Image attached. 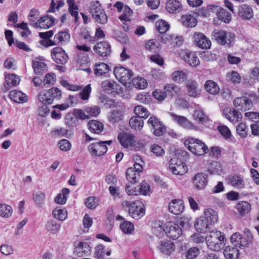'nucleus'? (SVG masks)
I'll return each mask as SVG.
<instances>
[{
	"label": "nucleus",
	"instance_id": "50",
	"mask_svg": "<svg viewBox=\"0 0 259 259\" xmlns=\"http://www.w3.org/2000/svg\"><path fill=\"white\" fill-rule=\"evenodd\" d=\"M69 7V11L70 14L75 17V21L76 22L78 18V7L75 5L74 0H67Z\"/></svg>",
	"mask_w": 259,
	"mask_h": 259
},
{
	"label": "nucleus",
	"instance_id": "36",
	"mask_svg": "<svg viewBox=\"0 0 259 259\" xmlns=\"http://www.w3.org/2000/svg\"><path fill=\"white\" fill-rule=\"evenodd\" d=\"M195 227L197 231L202 232H206L210 229V226L207 223L206 219H204L203 217L198 218L195 223Z\"/></svg>",
	"mask_w": 259,
	"mask_h": 259
},
{
	"label": "nucleus",
	"instance_id": "23",
	"mask_svg": "<svg viewBox=\"0 0 259 259\" xmlns=\"http://www.w3.org/2000/svg\"><path fill=\"white\" fill-rule=\"evenodd\" d=\"M169 210L172 213L178 215L184 210V205L181 199L172 200L169 204Z\"/></svg>",
	"mask_w": 259,
	"mask_h": 259
},
{
	"label": "nucleus",
	"instance_id": "48",
	"mask_svg": "<svg viewBox=\"0 0 259 259\" xmlns=\"http://www.w3.org/2000/svg\"><path fill=\"white\" fill-rule=\"evenodd\" d=\"M164 90L169 95L174 96L180 94L181 89L175 84H168L164 87Z\"/></svg>",
	"mask_w": 259,
	"mask_h": 259
},
{
	"label": "nucleus",
	"instance_id": "58",
	"mask_svg": "<svg viewBox=\"0 0 259 259\" xmlns=\"http://www.w3.org/2000/svg\"><path fill=\"white\" fill-rule=\"evenodd\" d=\"M156 27L160 34H164L169 29V26L166 21L161 20L156 23Z\"/></svg>",
	"mask_w": 259,
	"mask_h": 259
},
{
	"label": "nucleus",
	"instance_id": "12",
	"mask_svg": "<svg viewBox=\"0 0 259 259\" xmlns=\"http://www.w3.org/2000/svg\"><path fill=\"white\" fill-rule=\"evenodd\" d=\"M169 114L172 120L181 127L187 130H193L195 128V126L193 123L186 117L179 115L173 113H170Z\"/></svg>",
	"mask_w": 259,
	"mask_h": 259
},
{
	"label": "nucleus",
	"instance_id": "31",
	"mask_svg": "<svg viewBox=\"0 0 259 259\" xmlns=\"http://www.w3.org/2000/svg\"><path fill=\"white\" fill-rule=\"evenodd\" d=\"M204 88L207 92L211 95H217L220 90L217 83L212 80H208L205 82Z\"/></svg>",
	"mask_w": 259,
	"mask_h": 259
},
{
	"label": "nucleus",
	"instance_id": "28",
	"mask_svg": "<svg viewBox=\"0 0 259 259\" xmlns=\"http://www.w3.org/2000/svg\"><path fill=\"white\" fill-rule=\"evenodd\" d=\"M166 9L169 13H178L182 10V5L177 0H169L166 3Z\"/></svg>",
	"mask_w": 259,
	"mask_h": 259
},
{
	"label": "nucleus",
	"instance_id": "10",
	"mask_svg": "<svg viewBox=\"0 0 259 259\" xmlns=\"http://www.w3.org/2000/svg\"><path fill=\"white\" fill-rule=\"evenodd\" d=\"M118 139L124 148H131L136 145L135 137L131 134L126 132L120 133L118 134Z\"/></svg>",
	"mask_w": 259,
	"mask_h": 259
},
{
	"label": "nucleus",
	"instance_id": "53",
	"mask_svg": "<svg viewBox=\"0 0 259 259\" xmlns=\"http://www.w3.org/2000/svg\"><path fill=\"white\" fill-rule=\"evenodd\" d=\"M200 253V250L197 247H192L188 249L185 253L186 259H195Z\"/></svg>",
	"mask_w": 259,
	"mask_h": 259
},
{
	"label": "nucleus",
	"instance_id": "63",
	"mask_svg": "<svg viewBox=\"0 0 259 259\" xmlns=\"http://www.w3.org/2000/svg\"><path fill=\"white\" fill-rule=\"evenodd\" d=\"M78 122V120L73 115L71 114H68L65 118V123L70 126H76Z\"/></svg>",
	"mask_w": 259,
	"mask_h": 259
},
{
	"label": "nucleus",
	"instance_id": "32",
	"mask_svg": "<svg viewBox=\"0 0 259 259\" xmlns=\"http://www.w3.org/2000/svg\"><path fill=\"white\" fill-rule=\"evenodd\" d=\"M218 18L222 21L229 23L231 20V15L227 12L224 9L218 7V9H215Z\"/></svg>",
	"mask_w": 259,
	"mask_h": 259
},
{
	"label": "nucleus",
	"instance_id": "18",
	"mask_svg": "<svg viewBox=\"0 0 259 259\" xmlns=\"http://www.w3.org/2000/svg\"><path fill=\"white\" fill-rule=\"evenodd\" d=\"M157 248L163 254L170 255L175 249V244L169 240L161 241Z\"/></svg>",
	"mask_w": 259,
	"mask_h": 259
},
{
	"label": "nucleus",
	"instance_id": "41",
	"mask_svg": "<svg viewBox=\"0 0 259 259\" xmlns=\"http://www.w3.org/2000/svg\"><path fill=\"white\" fill-rule=\"evenodd\" d=\"M231 185L237 189H242L245 186L243 178L239 175H234L230 179Z\"/></svg>",
	"mask_w": 259,
	"mask_h": 259
},
{
	"label": "nucleus",
	"instance_id": "37",
	"mask_svg": "<svg viewBox=\"0 0 259 259\" xmlns=\"http://www.w3.org/2000/svg\"><path fill=\"white\" fill-rule=\"evenodd\" d=\"M181 21L183 25L189 27H194L197 24L196 18L190 14L183 15L181 18Z\"/></svg>",
	"mask_w": 259,
	"mask_h": 259
},
{
	"label": "nucleus",
	"instance_id": "27",
	"mask_svg": "<svg viewBox=\"0 0 259 259\" xmlns=\"http://www.w3.org/2000/svg\"><path fill=\"white\" fill-rule=\"evenodd\" d=\"M55 19L48 16L42 17L38 20V22L34 23L33 25L35 27H40L47 29L54 25Z\"/></svg>",
	"mask_w": 259,
	"mask_h": 259
},
{
	"label": "nucleus",
	"instance_id": "42",
	"mask_svg": "<svg viewBox=\"0 0 259 259\" xmlns=\"http://www.w3.org/2000/svg\"><path fill=\"white\" fill-rule=\"evenodd\" d=\"M53 214L55 218L60 221H64L67 218V212L65 208L61 207H56L53 211Z\"/></svg>",
	"mask_w": 259,
	"mask_h": 259
},
{
	"label": "nucleus",
	"instance_id": "30",
	"mask_svg": "<svg viewBox=\"0 0 259 259\" xmlns=\"http://www.w3.org/2000/svg\"><path fill=\"white\" fill-rule=\"evenodd\" d=\"M70 39L69 33L66 31H60L55 34L54 39L58 45H65L67 44Z\"/></svg>",
	"mask_w": 259,
	"mask_h": 259
},
{
	"label": "nucleus",
	"instance_id": "57",
	"mask_svg": "<svg viewBox=\"0 0 259 259\" xmlns=\"http://www.w3.org/2000/svg\"><path fill=\"white\" fill-rule=\"evenodd\" d=\"M236 207L239 212L242 214L247 213L251 209L250 204L246 201L239 202Z\"/></svg>",
	"mask_w": 259,
	"mask_h": 259
},
{
	"label": "nucleus",
	"instance_id": "40",
	"mask_svg": "<svg viewBox=\"0 0 259 259\" xmlns=\"http://www.w3.org/2000/svg\"><path fill=\"white\" fill-rule=\"evenodd\" d=\"M131 127L135 130H141L144 125V121L140 117L133 116L129 121Z\"/></svg>",
	"mask_w": 259,
	"mask_h": 259
},
{
	"label": "nucleus",
	"instance_id": "59",
	"mask_svg": "<svg viewBox=\"0 0 259 259\" xmlns=\"http://www.w3.org/2000/svg\"><path fill=\"white\" fill-rule=\"evenodd\" d=\"M208 170L211 174L220 175L222 171V167L219 163L214 161L210 163L208 167Z\"/></svg>",
	"mask_w": 259,
	"mask_h": 259
},
{
	"label": "nucleus",
	"instance_id": "26",
	"mask_svg": "<svg viewBox=\"0 0 259 259\" xmlns=\"http://www.w3.org/2000/svg\"><path fill=\"white\" fill-rule=\"evenodd\" d=\"M75 254L78 256L88 255L91 253V247L86 242H81L74 249Z\"/></svg>",
	"mask_w": 259,
	"mask_h": 259
},
{
	"label": "nucleus",
	"instance_id": "39",
	"mask_svg": "<svg viewBox=\"0 0 259 259\" xmlns=\"http://www.w3.org/2000/svg\"><path fill=\"white\" fill-rule=\"evenodd\" d=\"M187 78V74L182 70L175 71L171 74L172 80L178 83L183 82Z\"/></svg>",
	"mask_w": 259,
	"mask_h": 259
},
{
	"label": "nucleus",
	"instance_id": "11",
	"mask_svg": "<svg viewBox=\"0 0 259 259\" xmlns=\"http://www.w3.org/2000/svg\"><path fill=\"white\" fill-rule=\"evenodd\" d=\"M51 56L56 63L60 64H65L68 59V55L60 47L54 48L52 51Z\"/></svg>",
	"mask_w": 259,
	"mask_h": 259
},
{
	"label": "nucleus",
	"instance_id": "38",
	"mask_svg": "<svg viewBox=\"0 0 259 259\" xmlns=\"http://www.w3.org/2000/svg\"><path fill=\"white\" fill-rule=\"evenodd\" d=\"M89 130L95 134H99L103 130V124L96 120H92L88 123Z\"/></svg>",
	"mask_w": 259,
	"mask_h": 259
},
{
	"label": "nucleus",
	"instance_id": "3",
	"mask_svg": "<svg viewBox=\"0 0 259 259\" xmlns=\"http://www.w3.org/2000/svg\"><path fill=\"white\" fill-rule=\"evenodd\" d=\"M211 36L218 44L222 46H232L235 40L233 33L223 30H214Z\"/></svg>",
	"mask_w": 259,
	"mask_h": 259
},
{
	"label": "nucleus",
	"instance_id": "19",
	"mask_svg": "<svg viewBox=\"0 0 259 259\" xmlns=\"http://www.w3.org/2000/svg\"><path fill=\"white\" fill-rule=\"evenodd\" d=\"M223 113L225 117L232 122H237L242 118L241 113L232 107L224 108Z\"/></svg>",
	"mask_w": 259,
	"mask_h": 259
},
{
	"label": "nucleus",
	"instance_id": "17",
	"mask_svg": "<svg viewBox=\"0 0 259 259\" xmlns=\"http://www.w3.org/2000/svg\"><path fill=\"white\" fill-rule=\"evenodd\" d=\"M94 50L103 57L108 56L111 53L110 46L106 41L97 43L94 46Z\"/></svg>",
	"mask_w": 259,
	"mask_h": 259
},
{
	"label": "nucleus",
	"instance_id": "62",
	"mask_svg": "<svg viewBox=\"0 0 259 259\" xmlns=\"http://www.w3.org/2000/svg\"><path fill=\"white\" fill-rule=\"evenodd\" d=\"M85 111L88 115L96 117L100 113L101 110L99 106H94L85 108Z\"/></svg>",
	"mask_w": 259,
	"mask_h": 259
},
{
	"label": "nucleus",
	"instance_id": "43",
	"mask_svg": "<svg viewBox=\"0 0 259 259\" xmlns=\"http://www.w3.org/2000/svg\"><path fill=\"white\" fill-rule=\"evenodd\" d=\"M218 7L217 6L210 5L206 7H202L197 12L198 16L204 17H208L209 15V12H215V9H218Z\"/></svg>",
	"mask_w": 259,
	"mask_h": 259
},
{
	"label": "nucleus",
	"instance_id": "16",
	"mask_svg": "<svg viewBox=\"0 0 259 259\" xmlns=\"http://www.w3.org/2000/svg\"><path fill=\"white\" fill-rule=\"evenodd\" d=\"M88 149L92 156H100L106 153L107 151V147L106 145L101 144L100 141L90 144Z\"/></svg>",
	"mask_w": 259,
	"mask_h": 259
},
{
	"label": "nucleus",
	"instance_id": "56",
	"mask_svg": "<svg viewBox=\"0 0 259 259\" xmlns=\"http://www.w3.org/2000/svg\"><path fill=\"white\" fill-rule=\"evenodd\" d=\"M133 85L139 89H144L147 86V82L144 78L138 77L135 78L132 81Z\"/></svg>",
	"mask_w": 259,
	"mask_h": 259
},
{
	"label": "nucleus",
	"instance_id": "14",
	"mask_svg": "<svg viewBox=\"0 0 259 259\" xmlns=\"http://www.w3.org/2000/svg\"><path fill=\"white\" fill-rule=\"evenodd\" d=\"M195 44L202 49H209L211 46V42L204 34L201 33L195 32L193 35Z\"/></svg>",
	"mask_w": 259,
	"mask_h": 259
},
{
	"label": "nucleus",
	"instance_id": "45",
	"mask_svg": "<svg viewBox=\"0 0 259 259\" xmlns=\"http://www.w3.org/2000/svg\"><path fill=\"white\" fill-rule=\"evenodd\" d=\"M108 118L110 122H118L122 118V112L117 110H113L109 113Z\"/></svg>",
	"mask_w": 259,
	"mask_h": 259
},
{
	"label": "nucleus",
	"instance_id": "1",
	"mask_svg": "<svg viewBox=\"0 0 259 259\" xmlns=\"http://www.w3.org/2000/svg\"><path fill=\"white\" fill-rule=\"evenodd\" d=\"M224 236L220 231H212L205 237L208 247L211 250L219 251L224 247Z\"/></svg>",
	"mask_w": 259,
	"mask_h": 259
},
{
	"label": "nucleus",
	"instance_id": "6",
	"mask_svg": "<svg viewBox=\"0 0 259 259\" xmlns=\"http://www.w3.org/2000/svg\"><path fill=\"white\" fill-rule=\"evenodd\" d=\"M184 144L190 151L197 155H203L208 151L204 143L196 139H188L185 141Z\"/></svg>",
	"mask_w": 259,
	"mask_h": 259
},
{
	"label": "nucleus",
	"instance_id": "61",
	"mask_svg": "<svg viewBox=\"0 0 259 259\" xmlns=\"http://www.w3.org/2000/svg\"><path fill=\"white\" fill-rule=\"evenodd\" d=\"M91 92V84H89L82 89V90L79 93L78 95L82 100H87L90 97Z\"/></svg>",
	"mask_w": 259,
	"mask_h": 259
},
{
	"label": "nucleus",
	"instance_id": "8",
	"mask_svg": "<svg viewBox=\"0 0 259 259\" xmlns=\"http://www.w3.org/2000/svg\"><path fill=\"white\" fill-rule=\"evenodd\" d=\"M113 73L116 78L122 83L130 82L133 76V73L131 70L122 66L115 67Z\"/></svg>",
	"mask_w": 259,
	"mask_h": 259
},
{
	"label": "nucleus",
	"instance_id": "20",
	"mask_svg": "<svg viewBox=\"0 0 259 259\" xmlns=\"http://www.w3.org/2000/svg\"><path fill=\"white\" fill-rule=\"evenodd\" d=\"M180 56L183 60L192 66L196 67L200 63L198 58L194 52H183Z\"/></svg>",
	"mask_w": 259,
	"mask_h": 259
},
{
	"label": "nucleus",
	"instance_id": "35",
	"mask_svg": "<svg viewBox=\"0 0 259 259\" xmlns=\"http://www.w3.org/2000/svg\"><path fill=\"white\" fill-rule=\"evenodd\" d=\"M203 217L204 219H206L210 226L214 225L218 221V219L216 212L211 209L205 210Z\"/></svg>",
	"mask_w": 259,
	"mask_h": 259
},
{
	"label": "nucleus",
	"instance_id": "47",
	"mask_svg": "<svg viewBox=\"0 0 259 259\" xmlns=\"http://www.w3.org/2000/svg\"><path fill=\"white\" fill-rule=\"evenodd\" d=\"M50 95L49 90L42 91L38 95V99L44 104H52V99H50Z\"/></svg>",
	"mask_w": 259,
	"mask_h": 259
},
{
	"label": "nucleus",
	"instance_id": "4",
	"mask_svg": "<svg viewBox=\"0 0 259 259\" xmlns=\"http://www.w3.org/2000/svg\"><path fill=\"white\" fill-rule=\"evenodd\" d=\"M90 12L97 23L105 24L107 22L108 17L99 1H96L91 3Z\"/></svg>",
	"mask_w": 259,
	"mask_h": 259
},
{
	"label": "nucleus",
	"instance_id": "64",
	"mask_svg": "<svg viewBox=\"0 0 259 259\" xmlns=\"http://www.w3.org/2000/svg\"><path fill=\"white\" fill-rule=\"evenodd\" d=\"M150 151L156 156H162L165 153L163 148L157 144L152 145L150 147Z\"/></svg>",
	"mask_w": 259,
	"mask_h": 259
},
{
	"label": "nucleus",
	"instance_id": "60",
	"mask_svg": "<svg viewBox=\"0 0 259 259\" xmlns=\"http://www.w3.org/2000/svg\"><path fill=\"white\" fill-rule=\"evenodd\" d=\"M98 199L95 197H89L86 199L85 203L90 209H95L98 205Z\"/></svg>",
	"mask_w": 259,
	"mask_h": 259
},
{
	"label": "nucleus",
	"instance_id": "13",
	"mask_svg": "<svg viewBox=\"0 0 259 259\" xmlns=\"http://www.w3.org/2000/svg\"><path fill=\"white\" fill-rule=\"evenodd\" d=\"M185 87L189 96L197 98L200 95L201 90L198 88V83L195 80L192 79L187 80Z\"/></svg>",
	"mask_w": 259,
	"mask_h": 259
},
{
	"label": "nucleus",
	"instance_id": "24",
	"mask_svg": "<svg viewBox=\"0 0 259 259\" xmlns=\"http://www.w3.org/2000/svg\"><path fill=\"white\" fill-rule=\"evenodd\" d=\"M111 70L109 66L104 63H96L94 65V72L98 76L107 77L108 73Z\"/></svg>",
	"mask_w": 259,
	"mask_h": 259
},
{
	"label": "nucleus",
	"instance_id": "51",
	"mask_svg": "<svg viewBox=\"0 0 259 259\" xmlns=\"http://www.w3.org/2000/svg\"><path fill=\"white\" fill-rule=\"evenodd\" d=\"M46 227L48 231L53 234H55L59 231L60 225L55 221H51L47 223Z\"/></svg>",
	"mask_w": 259,
	"mask_h": 259
},
{
	"label": "nucleus",
	"instance_id": "34",
	"mask_svg": "<svg viewBox=\"0 0 259 259\" xmlns=\"http://www.w3.org/2000/svg\"><path fill=\"white\" fill-rule=\"evenodd\" d=\"M32 67L34 73L36 74H42L47 70L46 64L38 60L32 61Z\"/></svg>",
	"mask_w": 259,
	"mask_h": 259
},
{
	"label": "nucleus",
	"instance_id": "55",
	"mask_svg": "<svg viewBox=\"0 0 259 259\" xmlns=\"http://www.w3.org/2000/svg\"><path fill=\"white\" fill-rule=\"evenodd\" d=\"M193 117L195 120L200 123H203L207 120V117L204 112L201 109H197L193 114Z\"/></svg>",
	"mask_w": 259,
	"mask_h": 259
},
{
	"label": "nucleus",
	"instance_id": "54",
	"mask_svg": "<svg viewBox=\"0 0 259 259\" xmlns=\"http://www.w3.org/2000/svg\"><path fill=\"white\" fill-rule=\"evenodd\" d=\"M120 228L125 234H131L134 230V225L128 221H124L121 223Z\"/></svg>",
	"mask_w": 259,
	"mask_h": 259
},
{
	"label": "nucleus",
	"instance_id": "7",
	"mask_svg": "<svg viewBox=\"0 0 259 259\" xmlns=\"http://www.w3.org/2000/svg\"><path fill=\"white\" fill-rule=\"evenodd\" d=\"M157 230L165 232L167 237L171 239H178L182 234V229L180 226L170 222L166 223L164 227H162L160 225H159Z\"/></svg>",
	"mask_w": 259,
	"mask_h": 259
},
{
	"label": "nucleus",
	"instance_id": "5",
	"mask_svg": "<svg viewBox=\"0 0 259 259\" xmlns=\"http://www.w3.org/2000/svg\"><path fill=\"white\" fill-rule=\"evenodd\" d=\"M250 98L242 96L235 98L233 101L234 107L238 110L245 111L251 109L253 106V102L259 101V97L255 94L249 95Z\"/></svg>",
	"mask_w": 259,
	"mask_h": 259
},
{
	"label": "nucleus",
	"instance_id": "29",
	"mask_svg": "<svg viewBox=\"0 0 259 259\" xmlns=\"http://www.w3.org/2000/svg\"><path fill=\"white\" fill-rule=\"evenodd\" d=\"M224 254L227 259H238L239 252L237 247L230 245L225 248Z\"/></svg>",
	"mask_w": 259,
	"mask_h": 259
},
{
	"label": "nucleus",
	"instance_id": "46",
	"mask_svg": "<svg viewBox=\"0 0 259 259\" xmlns=\"http://www.w3.org/2000/svg\"><path fill=\"white\" fill-rule=\"evenodd\" d=\"M46 194L43 192L38 191L33 194V199L38 206H41L44 204Z\"/></svg>",
	"mask_w": 259,
	"mask_h": 259
},
{
	"label": "nucleus",
	"instance_id": "44",
	"mask_svg": "<svg viewBox=\"0 0 259 259\" xmlns=\"http://www.w3.org/2000/svg\"><path fill=\"white\" fill-rule=\"evenodd\" d=\"M13 212L12 207L5 203L0 204V216L8 218L10 217Z\"/></svg>",
	"mask_w": 259,
	"mask_h": 259
},
{
	"label": "nucleus",
	"instance_id": "9",
	"mask_svg": "<svg viewBox=\"0 0 259 259\" xmlns=\"http://www.w3.org/2000/svg\"><path fill=\"white\" fill-rule=\"evenodd\" d=\"M169 168L172 174L176 175H183L187 171L185 163L176 158L170 159Z\"/></svg>",
	"mask_w": 259,
	"mask_h": 259
},
{
	"label": "nucleus",
	"instance_id": "25",
	"mask_svg": "<svg viewBox=\"0 0 259 259\" xmlns=\"http://www.w3.org/2000/svg\"><path fill=\"white\" fill-rule=\"evenodd\" d=\"M9 98L14 102L22 104L28 101V96L24 93L17 90H12L9 93Z\"/></svg>",
	"mask_w": 259,
	"mask_h": 259
},
{
	"label": "nucleus",
	"instance_id": "49",
	"mask_svg": "<svg viewBox=\"0 0 259 259\" xmlns=\"http://www.w3.org/2000/svg\"><path fill=\"white\" fill-rule=\"evenodd\" d=\"M134 112L137 115L136 117L146 118L149 116L148 112L146 108L141 105H137L134 108Z\"/></svg>",
	"mask_w": 259,
	"mask_h": 259
},
{
	"label": "nucleus",
	"instance_id": "22",
	"mask_svg": "<svg viewBox=\"0 0 259 259\" xmlns=\"http://www.w3.org/2000/svg\"><path fill=\"white\" fill-rule=\"evenodd\" d=\"M238 15L244 20H249L253 16L252 9L247 5H242L238 9Z\"/></svg>",
	"mask_w": 259,
	"mask_h": 259
},
{
	"label": "nucleus",
	"instance_id": "52",
	"mask_svg": "<svg viewBox=\"0 0 259 259\" xmlns=\"http://www.w3.org/2000/svg\"><path fill=\"white\" fill-rule=\"evenodd\" d=\"M49 93L50 94V99L52 100V103L54 101H58L62 97V92L58 88H52L49 89Z\"/></svg>",
	"mask_w": 259,
	"mask_h": 259
},
{
	"label": "nucleus",
	"instance_id": "21",
	"mask_svg": "<svg viewBox=\"0 0 259 259\" xmlns=\"http://www.w3.org/2000/svg\"><path fill=\"white\" fill-rule=\"evenodd\" d=\"M20 81V78L19 76L14 74H10L7 75L5 77V84L2 88V90L4 92H7L9 90V88L11 87H15L18 85Z\"/></svg>",
	"mask_w": 259,
	"mask_h": 259
},
{
	"label": "nucleus",
	"instance_id": "15",
	"mask_svg": "<svg viewBox=\"0 0 259 259\" xmlns=\"http://www.w3.org/2000/svg\"><path fill=\"white\" fill-rule=\"evenodd\" d=\"M192 180L195 187L197 190L204 189L208 183L207 175L202 172L196 174Z\"/></svg>",
	"mask_w": 259,
	"mask_h": 259
},
{
	"label": "nucleus",
	"instance_id": "33",
	"mask_svg": "<svg viewBox=\"0 0 259 259\" xmlns=\"http://www.w3.org/2000/svg\"><path fill=\"white\" fill-rule=\"evenodd\" d=\"M126 178L127 181L132 184H135L140 178V174L139 172L134 170V168L129 167L126 171Z\"/></svg>",
	"mask_w": 259,
	"mask_h": 259
},
{
	"label": "nucleus",
	"instance_id": "2",
	"mask_svg": "<svg viewBox=\"0 0 259 259\" xmlns=\"http://www.w3.org/2000/svg\"><path fill=\"white\" fill-rule=\"evenodd\" d=\"M123 207L128 212L129 214L136 220L141 219L145 214V209L143 204L140 201H123Z\"/></svg>",
	"mask_w": 259,
	"mask_h": 259
}]
</instances>
